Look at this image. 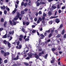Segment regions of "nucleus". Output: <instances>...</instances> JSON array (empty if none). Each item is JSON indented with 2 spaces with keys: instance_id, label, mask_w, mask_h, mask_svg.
Here are the masks:
<instances>
[{
  "instance_id": "obj_1",
  "label": "nucleus",
  "mask_w": 66,
  "mask_h": 66,
  "mask_svg": "<svg viewBox=\"0 0 66 66\" xmlns=\"http://www.w3.org/2000/svg\"><path fill=\"white\" fill-rule=\"evenodd\" d=\"M12 60H18V58L19 57V55H18L15 58V56L14 54H12Z\"/></svg>"
},
{
  "instance_id": "obj_2",
  "label": "nucleus",
  "mask_w": 66,
  "mask_h": 66,
  "mask_svg": "<svg viewBox=\"0 0 66 66\" xmlns=\"http://www.w3.org/2000/svg\"><path fill=\"white\" fill-rule=\"evenodd\" d=\"M20 16L19 13L18 12L17 14V16H16L15 18L13 20H12L13 22H14V20H16L18 19V18L19 17V16Z\"/></svg>"
},
{
  "instance_id": "obj_3",
  "label": "nucleus",
  "mask_w": 66,
  "mask_h": 66,
  "mask_svg": "<svg viewBox=\"0 0 66 66\" xmlns=\"http://www.w3.org/2000/svg\"><path fill=\"white\" fill-rule=\"evenodd\" d=\"M37 34L38 35V36H39V35H40V38L41 39H43L44 38V37H45V36H44V35L42 34L41 35H39V32H38L37 31Z\"/></svg>"
},
{
  "instance_id": "obj_4",
  "label": "nucleus",
  "mask_w": 66,
  "mask_h": 66,
  "mask_svg": "<svg viewBox=\"0 0 66 66\" xmlns=\"http://www.w3.org/2000/svg\"><path fill=\"white\" fill-rule=\"evenodd\" d=\"M55 21L57 23H58L60 22V19H56L55 20Z\"/></svg>"
},
{
  "instance_id": "obj_5",
  "label": "nucleus",
  "mask_w": 66,
  "mask_h": 66,
  "mask_svg": "<svg viewBox=\"0 0 66 66\" xmlns=\"http://www.w3.org/2000/svg\"><path fill=\"white\" fill-rule=\"evenodd\" d=\"M17 11V10L15 8L14 10L12 12V14H15V13H16V12Z\"/></svg>"
},
{
  "instance_id": "obj_6",
  "label": "nucleus",
  "mask_w": 66,
  "mask_h": 66,
  "mask_svg": "<svg viewBox=\"0 0 66 66\" xmlns=\"http://www.w3.org/2000/svg\"><path fill=\"white\" fill-rule=\"evenodd\" d=\"M20 38H19V40L20 41H21L22 40V38H23V36L22 35H21L20 36Z\"/></svg>"
},
{
  "instance_id": "obj_7",
  "label": "nucleus",
  "mask_w": 66,
  "mask_h": 66,
  "mask_svg": "<svg viewBox=\"0 0 66 66\" xmlns=\"http://www.w3.org/2000/svg\"><path fill=\"white\" fill-rule=\"evenodd\" d=\"M35 57L36 59H39V60H40V59L39 58V56H38V55L37 54H35Z\"/></svg>"
},
{
  "instance_id": "obj_8",
  "label": "nucleus",
  "mask_w": 66,
  "mask_h": 66,
  "mask_svg": "<svg viewBox=\"0 0 66 66\" xmlns=\"http://www.w3.org/2000/svg\"><path fill=\"white\" fill-rule=\"evenodd\" d=\"M7 37L8 38H9V37H10V40H12V37H10V34H9L8 35Z\"/></svg>"
},
{
  "instance_id": "obj_9",
  "label": "nucleus",
  "mask_w": 66,
  "mask_h": 66,
  "mask_svg": "<svg viewBox=\"0 0 66 66\" xmlns=\"http://www.w3.org/2000/svg\"><path fill=\"white\" fill-rule=\"evenodd\" d=\"M24 0H23V1H24ZM25 0L27 2V3H26L24 4V6H27V3H28L27 2H28V0Z\"/></svg>"
},
{
  "instance_id": "obj_10",
  "label": "nucleus",
  "mask_w": 66,
  "mask_h": 66,
  "mask_svg": "<svg viewBox=\"0 0 66 66\" xmlns=\"http://www.w3.org/2000/svg\"><path fill=\"white\" fill-rule=\"evenodd\" d=\"M7 44L8 45V47H9V48H11V47L10 43L8 42V43H7Z\"/></svg>"
},
{
  "instance_id": "obj_11",
  "label": "nucleus",
  "mask_w": 66,
  "mask_h": 66,
  "mask_svg": "<svg viewBox=\"0 0 66 66\" xmlns=\"http://www.w3.org/2000/svg\"><path fill=\"white\" fill-rule=\"evenodd\" d=\"M16 47V48L18 49H20L21 48V45H20L19 46V47L18 46H17Z\"/></svg>"
},
{
  "instance_id": "obj_12",
  "label": "nucleus",
  "mask_w": 66,
  "mask_h": 66,
  "mask_svg": "<svg viewBox=\"0 0 66 66\" xmlns=\"http://www.w3.org/2000/svg\"><path fill=\"white\" fill-rule=\"evenodd\" d=\"M1 8L2 9H2H3V10H5V7L4 5L3 7H2L1 6Z\"/></svg>"
},
{
  "instance_id": "obj_13",
  "label": "nucleus",
  "mask_w": 66,
  "mask_h": 66,
  "mask_svg": "<svg viewBox=\"0 0 66 66\" xmlns=\"http://www.w3.org/2000/svg\"><path fill=\"white\" fill-rule=\"evenodd\" d=\"M9 42H6V40H4V43L5 45H7V43H8Z\"/></svg>"
},
{
  "instance_id": "obj_14",
  "label": "nucleus",
  "mask_w": 66,
  "mask_h": 66,
  "mask_svg": "<svg viewBox=\"0 0 66 66\" xmlns=\"http://www.w3.org/2000/svg\"><path fill=\"white\" fill-rule=\"evenodd\" d=\"M41 42V41H39V44H37V45H36L37 46V47H39V46L40 44H42Z\"/></svg>"
},
{
  "instance_id": "obj_15",
  "label": "nucleus",
  "mask_w": 66,
  "mask_h": 66,
  "mask_svg": "<svg viewBox=\"0 0 66 66\" xmlns=\"http://www.w3.org/2000/svg\"><path fill=\"white\" fill-rule=\"evenodd\" d=\"M27 37L28 38H26L25 39V40L26 41H29V36H28Z\"/></svg>"
},
{
  "instance_id": "obj_16",
  "label": "nucleus",
  "mask_w": 66,
  "mask_h": 66,
  "mask_svg": "<svg viewBox=\"0 0 66 66\" xmlns=\"http://www.w3.org/2000/svg\"><path fill=\"white\" fill-rule=\"evenodd\" d=\"M9 34H12V35H13V34H14V31L13 30L12 31H10L9 32Z\"/></svg>"
},
{
  "instance_id": "obj_17",
  "label": "nucleus",
  "mask_w": 66,
  "mask_h": 66,
  "mask_svg": "<svg viewBox=\"0 0 66 66\" xmlns=\"http://www.w3.org/2000/svg\"><path fill=\"white\" fill-rule=\"evenodd\" d=\"M16 43L17 45H19L20 44V42L19 41H18L16 42Z\"/></svg>"
},
{
  "instance_id": "obj_18",
  "label": "nucleus",
  "mask_w": 66,
  "mask_h": 66,
  "mask_svg": "<svg viewBox=\"0 0 66 66\" xmlns=\"http://www.w3.org/2000/svg\"><path fill=\"white\" fill-rule=\"evenodd\" d=\"M6 35H7V34L6 33L5 35L3 37V38H6V37H7L6 36Z\"/></svg>"
},
{
  "instance_id": "obj_19",
  "label": "nucleus",
  "mask_w": 66,
  "mask_h": 66,
  "mask_svg": "<svg viewBox=\"0 0 66 66\" xmlns=\"http://www.w3.org/2000/svg\"><path fill=\"white\" fill-rule=\"evenodd\" d=\"M6 9L7 11H10V9L9 8L7 7V6H6Z\"/></svg>"
},
{
  "instance_id": "obj_20",
  "label": "nucleus",
  "mask_w": 66,
  "mask_h": 66,
  "mask_svg": "<svg viewBox=\"0 0 66 66\" xmlns=\"http://www.w3.org/2000/svg\"><path fill=\"white\" fill-rule=\"evenodd\" d=\"M63 24H61L60 25L59 28H60V29L62 28V27H63Z\"/></svg>"
},
{
  "instance_id": "obj_21",
  "label": "nucleus",
  "mask_w": 66,
  "mask_h": 66,
  "mask_svg": "<svg viewBox=\"0 0 66 66\" xmlns=\"http://www.w3.org/2000/svg\"><path fill=\"white\" fill-rule=\"evenodd\" d=\"M27 46L28 47V48H29V47L30 48H32V47H31V46L30 45V44L27 45Z\"/></svg>"
},
{
  "instance_id": "obj_22",
  "label": "nucleus",
  "mask_w": 66,
  "mask_h": 66,
  "mask_svg": "<svg viewBox=\"0 0 66 66\" xmlns=\"http://www.w3.org/2000/svg\"><path fill=\"white\" fill-rule=\"evenodd\" d=\"M6 23H7V22H5V23L4 24V26L5 27H6Z\"/></svg>"
},
{
  "instance_id": "obj_23",
  "label": "nucleus",
  "mask_w": 66,
  "mask_h": 66,
  "mask_svg": "<svg viewBox=\"0 0 66 66\" xmlns=\"http://www.w3.org/2000/svg\"><path fill=\"white\" fill-rule=\"evenodd\" d=\"M10 24L11 25V26H13V23H12V21H11L10 20Z\"/></svg>"
},
{
  "instance_id": "obj_24",
  "label": "nucleus",
  "mask_w": 66,
  "mask_h": 66,
  "mask_svg": "<svg viewBox=\"0 0 66 66\" xmlns=\"http://www.w3.org/2000/svg\"><path fill=\"white\" fill-rule=\"evenodd\" d=\"M48 56V54H46L45 56V58L46 59L47 58V56Z\"/></svg>"
},
{
  "instance_id": "obj_25",
  "label": "nucleus",
  "mask_w": 66,
  "mask_h": 66,
  "mask_svg": "<svg viewBox=\"0 0 66 66\" xmlns=\"http://www.w3.org/2000/svg\"><path fill=\"white\" fill-rule=\"evenodd\" d=\"M1 22H3V21H4V19L3 18H2L1 20Z\"/></svg>"
},
{
  "instance_id": "obj_26",
  "label": "nucleus",
  "mask_w": 66,
  "mask_h": 66,
  "mask_svg": "<svg viewBox=\"0 0 66 66\" xmlns=\"http://www.w3.org/2000/svg\"><path fill=\"white\" fill-rule=\"evenodd\" d=\"M56 8V7L55 6H54L53 5L52 6V8H53V9H55Z\"/></svg>"
},
{
  "instance_id": "obj_27",
  "label": "nucleus",
  "mask_w": 66,
  "mask_h": 66,
  "mask_svg": "<svg viewBox=\"0 0 66 66\" xmlns=\"http://www.w3.org/2000/svg\"><path fill=\"white\" fill-rule=\"evenodd\" d=\"M64 33H65V30H63L62 32V35H63L64 34Z\"/></svg>"
},
{
  "instance_id": "obj_28",
  "label": "nucleus",
  "mask_w": 66,
  "mask_h": 66,
  "mask_svg": "<svg viewBox=\"0 0 66 66\" xmlns=\"http://www.w3.org/2000/svg\"><path fill=\"white\" fill-rule=\"evenodd\" d=\"M52 14V13L50 12V11H49L48 12V15H51Z\"/></svg>"
},
{
  "instance_id": "obj_29",
  "label": "nucleus",
  "mask_w": 66,
  "mask_h": 66,
  "mask_svg": "<svg viewBox=\"0 0 66 66\" xmlns=\"http://www.w3.org/2000/svg\"><path fill=\"white\" fill-rule=\"evenodd\" d=\"M1 53L2 54H4V52L3 50H1Z\"/></svg>"
},
{
  "instance_id": "obj_30",
  "label": "nucleus",
  "mask_w": 66,
  "mask_h": 66,
  "mask_svg": "<svg viewBox=\"0 0 66 66\" xmlns=\"http://www.w3.org/2000/svg\"><path fill=\"white\" fill-rule=\"evenodd\" d=\"M29 56L30 57H32V54H30L29 55Z\"/></svg>"
},
{
  "instance_id": "obj_31",
  "label": "nucleus",
  "mask_w": 66,
  "mask_h": 66,
  "mask_svg": "<svg viewBox=\"0 0 66 66\" xmlns=\"http://www.w3.org/2000/svg\"><path fill=\"white\" fill-rule=\"evenodd\" d=\"M45 32H46V33H49V32H50V30H48L47 31H46Z\"/></svg>"
},
{
  "instance_id": "obj_32",
  "label": "nucleus",
  "mask_w": 66,
  "mask_h": 66,
  "mask_svg": "<svg viewBox=\"0 0 66 66\" xmlns=\"http://www.w3.org/2000/svg\"><path fill=\"white\" fill-rule=\"evenodd\" d=\"M21 13L22 14H24V12L23 11H21Z\"/></svg>"
},
{
  "instance_id": "obj_33",
  "label": "nucleus",
  "mask_w": 66,
  "mask_h": 66,
  "mask_svg": "<svg viewBox=\"0 0 66 66\" xmlns=\"http://www.w3.org/2000/svg\"><path fill=\"white\" fill-rule=\"evenodd\" d=\"M54 62V59H53L51 61V63H52H52H53V62Z\"/></svg>"
},
{
  "instance_id": "obj_34",
  "label": "nucleus",
  "mask_w": 66,
  "mask_h": 66,
  "mask_svg": "<svg viewBox=\"0 0 66 66\" xmlns=\"http://www.w3.org/2000/svg\"><path fill=\"white\" fill-rule=\"evenodd\" d=\"M52 36V34H50L48 36V37L49 38L51 37Z\"/></svg>"
},
{
  "instance_id": "obj_35",
  "label": "nucleus",
  "mask_w": 66,
  "mask_h": 66,
  "mask_svg": "<svg viewBox=\"0 0 66 66\" xmlns=\"http://www.w3.org/2000/svg\"><path fill=\"white\" fill-rule=\"evenodd\" d=\"M38 14H39V15H40V14H42V12H41V11H40L38 12Z\"/></svg>"
},
{
  "instance_id": "obj_36",
  "label": "nucleus",
  "mask_w": 66,
  "mask_h": 66,
  "mask_svg": "<svg viewBox=\"0 0 66 66\" xmlns=\"http://www.w3.org/2000/svg\"><path fill=\"white\" fill-rule=\"evenodd\" d=\"M39 5H40V3L38 2L37 4V6H39Z\"/></svg>"
},
{
  "instance_id": "obj_37",
  "label": "nucleus",
  "mask_w": 66,
  "mask_h": 66,
  "mask_svg": "<svg viewBox=\"0 0 66 66\" xmlns=\"http://www.w3.org/2000/svg\"><path fill=\"white\" fill-rule=\"evenodd\" d=\"M57 8L58 9H60V5H59V4H58L57 5Z\"/></svg>"
},
{
  "instance_id": "obj_38",
  "label": "nucleus",
  "mask_w": 66,
  "mask_h": 66,
  "mask_svg": "<svg viewBox=\"0 0 66 66\" xmlns=\"http://www.w3.org/2000/svg\"><path fill=\"white\" fill-rule=\"evenodd\" d=\"M52 21H51L49 22V23L50 24H52Z\"/></svg>"
},
{
  "instance_id": "obj_39",
  "label": "nucleus",
  "mask_w": 66,
  "mask_h": 66,
  "mask_svg": "<svg viewBox=\"0 0 66 66\" xmlns=\"http://www.w3.org/2000/svg\"><path fill=\"white\" fill-rule=\"evenodd\" d=\"M24 64L26 66H28V65H29V64H28V63H26V62H24Z\"/></svg>"
},
{
  "instance_id": "obj_40",
  "label": "nucleus",
  "mask_w": 66,
  "mask_h": 66,
  "mask_svg": "<svg viewBox=\"0 0 66 66\" xmlns=\"http://www.w3.org/2000/svg\"><path fill=\"white\" fill-rule=\"evenodd\" d=\"M36 32V30H33L32 31V33H35Z\"/></svg>"
},
{
  "instance_id": "obj_41",
  "label": "nucleus",
  "mask_w": 66,
  "mask_h": 66,
  "mask_svg": "<svg viewBox=\"0 0 66 66\" xmlns=\"http://www.w3.org/2000/svg\"><path fill=\"white\" fill-rule=\"evenodd\" d=\"M22 31H23V32H24V31H25V30H24V28H22Z\"/></svg>"
},
{
  "instance_id": "obj_42",
  "label": "nucleus",
  "mask_w": 66,
  "mask_h": 66,
  "mask_svg": "<svg viewBox=\"0 0 66 66\" xmlns=\"http://www.w3.org/2000/svg\"><path fill=\"white\" fill-rule=\"evenodd\" d=\"M65 8V6H63L62 7V10H64V9Z\"/></svg>"
},
{
  "instance_id": "obj_43",
  "label": "nucleus",
  "mask_w": 66,
  "mask_h": 66,
  "mask_svg": "<svg viewBox=\"0 0 66 66\" xmlns=\"http://www.w3.org/2000/svg\"><path fill=\"white\" fill-rule=\"evenodd\" d=\"M4 13L5 14H6L7 13V11L6 10H5L4 11Z\"/></svg>"
},
{
  "instance_id": "obj_44",
  "label": "nucleus",
  "mask_w": 66,
  "mask_h": 66,
  "mask_svg": "<svg viewBox=\"0 0 66 66\" xmlns=\"http://www.w3.org/2000/svg\"><path fill=\"white\" fill-rule=\"evenodd\" d=\"M7 60H5L4 61V63H7Z\"/></svg>"
},
{
  "instance_id": "obj_45",
  "label": "nucleus",
  "mask_w": 66,
  "mask_h": 66,
  "mask_svg": "<svg viewBox=\"0 0 66 66\" xmlns=\"http://www.w3.org/2000/svg\"><path fill=\"white\" fill-rule=\"evenodd\" d=\"M28 5H31V1H29L28 3Z\"/></svg>"
},
{
  "instance_id": "obj_46",
  "label": "nucleus",
  "mask_w": 66,
  "mask_h": 66,
  "mask_svg": "<svg viewBox=\"0 0 66 66\" xmlns=\"http://www.w3.org/2000/svg\"><path fill=\"white\" fill-rule=\"evenodd\" d=\"M60 36H61V35H58L56 37L57 38H59L60 37Z\"/></svg>"
},
{
  "instance_id": "obj_47",
  "label": "nucleus",
  "mask_w": 66,
  "mask_h": 66,
  "mask_svg": "<svg viewBox=\"0 0 66 66\" xmlns=\"http://www.w3.org/2000/svg\"><path fill=\"white\" fill-rule=\"evenodd\" d=\"M53 18H55L54 16H52L50 18V19H52Z\"/></svg>"
},
{
  "instance_id": "obj_48",
  "label": "nucleus",
  "mask_w": 66,
  "mask_h": 66,
  "mask_svg": "<svg viewBox=\"0 0 66 66\" xmlns=\"http://www.w3.org/2000/svg\"><path fill=\"white\" fill-rule=\"evenodd\" d=\"M54 32V30H51V33H52V34Z\"/></svg>"
},
{
  "instance_id": "obj_49",
  "label": "nucleus",
  "mask_w": 66,
  "mask_h": 66,
  "mask_svg": "<svg viewBox=\"0 0 66 66\" xmlns=\"http://www.w3.org/2000/svg\"><path fill=\"white\" fill-rule=\"evenodd\" d=\"M2 30H3V28H0V31H1Z\"/></svg>"
},
{
  "instance_id": "obj_50",
  "label": "nucleus",
  "mask_w": 66,
  "mask_h": 66,
  "mask_svg": "<svg viewBox=\"0 0 66 66\" xmlns=\"http://www.w3.org/2000/svg\"><path fill=\"white\" fill-rule=\"evenodd\" d=\"M23 5H24V2H22L21 3V5L23 6Z\"/></svg>"
},
{
  "instance_id": "obj_51",
  "label": "nucleus",
  "mask_w": 66,
  "mask_h": 66,
  "mask_svg": "<svg viewBox=\"0 0 66 66\" xmlns=\"http://www.w3.org/2000/svg\"><path fill=\"white\" fill-rule=\"evenodd\" d=\"M13 25H16V23L15 22H14L13 23Z\"/></svg>"
},
{
  "instance_id": "obj_52",
  "label": "nucleus",
  "mask_w": 66,
  "mask_h": 66,
  "mask_svg": "<svg viewBox=\"0 0 66 66\" xmlns=\"http://www.w3.org/2000/svg\"><path fill=\"white\" fill-rule=\"evenodd\" d=\"M52 51H55V50L56 49L54 48H53L52 49Z\"/></svg>"
},
{
  "instance_id": "obj_53",
  "label": "nucleus",
  "mask_w": 66,
  "mask_h": 66,
  "mask_svg": "<svg viewBox=\"0 0 66 66\" xmlns=\"http://www.w3.org/2000/svg\"><path fill=\"white\" fill-rule=\"evenodd\" d=\"M43 16H47V14L44 13L43 14Z\"/></svg>"
},
{
  "instance_id": "obj_54",
  "label": "nucleus",
  "mask_w": 66,
  "mask_h": 66,
  "mask_svg": "<svg viewBox=\"0 0 66 66\" xmlns=\"http://www.w3.org/2000/svg\"><path fill=\"white\" fill-rule=\"evenodd\" d=\"M42 18L43 20H45V16H43L42 17Z\"/></svg>"
},
{
  "instance_id": "obj_55",
  "label": "nucleus",
  "mask_w": 66,
  "mask_h": 66,
  "mask_svg": "<svg viewBox=\"0 0 66 66\" xmlns=\"http://www.w3.org/2000/svg\"><path fill=\"white\" fill-rule=\"evenodd\" d=\"M4 56H6L7 54H6V53H4Z\"/></svg>"
},
{
  "instance_id": "obj_56",
  "label": "nucleus",
  "mask_w": 66,
  "mask_h": 66,
  "mask_svg": "<svg viewBox=\"0 0 66 66\" xmlns=\"http://www.w3.org/2000/svg\"><path fill=\"white\" fill-rule=\"evenodd\" d=\"M19 2V1H18V0L16 2V3H17V4H18Z\"/></svg>"
},
{
  "instance_id": "obj_57",
  "label": "nucleus",
  "mask_w": 66,
  "mask_h": 66,
  "mask_svg": "<svg viewBox=\"0 0 66 66\" xmlns=\"http://www.w3.org/2000/svg\"><path fill=\"white\" fill-rule=\"evenodd\" d=\"M40 21H42V19L40 18H39V20Z\"/></svg>"
},
{
  "instance_id": "obj_58",
  "label": "nucleus",
  "mask_w": 66,
  "mask_h": 66,
  "mask_svg": "<svg viewBox=\"0 0 66 66\" xmlns=\"http://www.w3.org/2000/svg\"><path fill=\"white\" fill-rule=\"evenodd\" d=\"M42 53H39V56H41L42 55Z\"/></svg>"
},
{
  "instance_id": "obj_59",
  "label": "nucleus",
  "mask_w": 66,
  "mask_h": 66,
  "mask_svg": "<svg viewBox=\"0 0 66 66\" xmlns=\"http://www.w3.org/2000/svg\"><path fill=\"white\" fill-rule=\"evenodd\" d=\"M26 24L27 25H29V23L28 22H27L26 23Z\"/></svg>"
},
{
  "instance_id": "obj_60",
  "label": "nucleus",
  "mask_w": 66,
  "mask_h": 66,
  "mask_svg": "<svg viewBox=\"0 0 66 66\" xmlns=\"http://www.w3.org/2000/svg\"><path fill=\"white\" fill-rule=\"evenodd\" d=\"M40 22V21L38 20L37 21V23H39Z\"/></svg>"
},
{
  "instance_id": "obj_61",
  "label": "nucleus",
  "mask_w": 66,
  "mask_h": 66,
  "mask_svg": "<svg viewBox=\"0 0 66 66\" xmlns=\"http://www.w3.org/2000/svg\"><path fill=\"white\" fill-rule=\"evenodd\" d=\"M15 7L16 9L18 7V5L17 4H15Z\"/></svg>"
},
{
  "instance_id": "obj_62",
  "label": "nucleus",
  "mask_w": 66,
  "mask_h": 66,
  "mask_svg": "<svg viewBox=\"0 0 66 66\" xmlns=\"http://www.w3.org/2000/svg\"><path fill=\"white\" fill-rule=\"evenodd\" d=\"M63 38H66V34H65L64 35V36H63Z\"/></svg>"
},
{
  "instance_id": "obj_63",
  "label": "nucleus",
  "mask_w": 66,
  "mask_h": 66,
  "mask_svg": "<svg viewBox=\"0 0 66 66\" xmlns=\"http://www.w3.org/2000/svg\"><path fill=\"white\" fill-rule=\"evenodd\" d=\"M58 12L59 13H61V10H59Z\"/></svg>"
},
{
  "instance_id": "obj_64",
  "label": "nucleus",
  "mask_w": 66,
  "mask_h": 66,
  "mask_svg": "<svg viewBox=\"0 0 66 66\" xmlns=\"http://www.w3.org/2000/svg\"><path fill=\"white\" fill-rule=\"evenodd\" d=\"M37 20V18H35L34 19V20L35 21H36Z\"/></svg>"
}]
</instances>
